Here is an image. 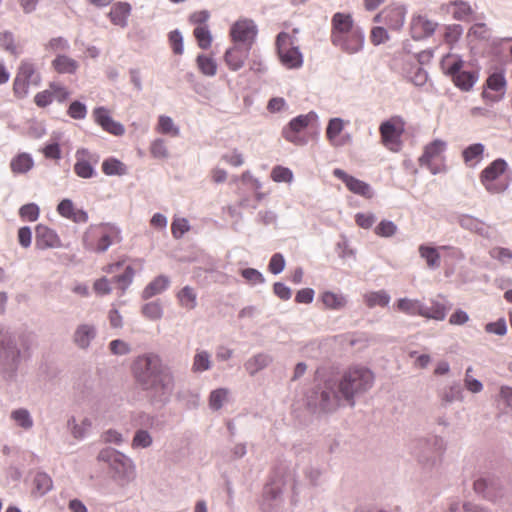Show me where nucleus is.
I'll list each match as a JSON object with an SVG mask.
<instances>
[{"instance_id": "1", "label": "nucleus", "mask_w": 512, "mask_h": 512, "mask_svg": "<svg viewBox=\"0 0 512 512\" xmlns=\"http://www.w3.org/2000/svg\"><path fill=\"white\" fill-rule=\"evenodd\" d=\"M132 373L153 403L166 404L170 400L175 388L174 375L158 354L150 352L137 356L132 363Z\"/></svg>"}, {"instance_id": "2", "label": "nucleus", "mask_w": 512, "mask_h": 512, "mask_svg": "<svg viewBox=\"0 0 512 512\" xmlns=\"http://www.w3.org/2000/svg\"><path fill=\"white\" fill-rule=\"evenodd\" d=\"M373 372L364 366L348 368L336 382L338 391L348 406L354 407L356 398L367 393L374 385Z\"/></svg>"}, {"instance_id": "3", "label": "nucleus", "mask_w": 512, "mask_h": 512, "mask_svg": "<svg viewBox=\"0 0 512 512\" xmlns=\"http://www.w3.org/2000/svg\"><path fill=\"white\" fill-rule=\"evenodd\" d=\"M97 460L108 465L111 478L120 487H125L134 481L136 477L135 464L122 452L106 447L99 451Z\"/></svg>"}, {"instance_id": "4", "label": "nucleus", "mask_w": 512, "mask_h": 512, "mask_svg": "<svg viewBox=\"0 0 512 512\" xmlns=\"http://www.w3.org/2000/svg\"><path fill=\"white\" fill-rule=\"evenodd\" d=\"M342 401L336 382L331 380L315 386L306 395V405L314 414L332 413Z\"/></svg>"}, {"instance_id": "5", "label": "nucleus", "mask_w": 512, "mask_h": 512, "mask_svg": "<svg viewBox=\"0 0 512 512\" xmlns=\"http://www.w3.org/2000/svg\"><path fill=\"white\" fill-rule=\"evenodd\" d=\"M21 363V350L16 335L0 323V371L7 377H13Z\"/></svg>"}, {"instance_id": "6", "label": "nucleus", "mask_w": 512, "mask_h": 512, "mask_svg": "<svg viewBox=\"0 0 512 512\" xmlns=\"http://www.w3.org/2000/svg\"><path fill=\"white\" fill-rule=\"evenodd\" d=\"M120 241V229L110 223L90 226L83 235L85 249L96 253H103L107 251L113 243Z\"/></svg>"}, {"instance_id": "7", "label": "nucleus", "mask_w": 512, "mask_h": 512, "mask_svg": "<svg viewBox=\"0 0 512 512\" xmlns=\"http://www.w3.org/2000/svg\"><path fill=\"white\" fill-rule=\"evenodd\" d=\"M442 68L451 77L455 86L462 91H469L478 80V72L464 69L465 62L458 55L447 54L442 58Z\"/></svg>"}, {"instance_id": "8", "label": "nucleus", "mask_w": 512, "mask_h": 512, "mask_svg": "<svg viewBox=\"0 0 512 512\" xmlns=\"http://www.w3.org/2000/svg\"><path fill=\"white\" fill-rule=\"evenodd\" d=\"M511 487L512 483L509 479L495 475L481 477L474 482V491L493 503L500 502Z\"/></svg>"}, {"instance_id": "9", "label": "nucleus", "mask_w": 512, "mask_h": 512, "mask_svg": "<svg viewBox=\"0 0 512 512\" xmlns=\"http://www.w3.org/2000/svg\"><path fill=\"white\" fill-rule=\"evenodd\" d=\"M508 169V163L504 159L498 158L482 170L480 173V182L488 193L501 194L508 189V182L498 181Z\"/></svg>"}, {"instance_id": "10", "label": "nucleus", "mask_w": 512, "mask_h": 512, "mask_svg": "<svg viewBox=\"0 0 512 512\" xmlns=\"http://www.w3.org/2000/svg\"><path fill=\"white\" fill-rule=\"evenodd\" d=\"M276 46L281 63L289 68H300L303 64V56L291 38L286 32H281L276 38Z\"/></svg>"}, {"instance_id": "11", "label": "nucleus", "mask_w": 512, "mask_h": 512, "mask_svg": "<svg viewBox=\"0 0 512 512\" xmlns=\"http://www.w3.org/2000/svg\"><path fill=\"white\" fill-rule=\"evenodd\" d=\"M404 129L405 122L400 116H393L389 120L382 122L379 131L383 144L390 150L396 151Z\"/></svg>"}, {"instance_id": "12", "label": "nucleus", "mask_w": 512, "mask_h": 512, "mask_svg": "<svg viewBox=\"0 0 512 512\" xmlns=\"http://www.w3.org/2000/svg\"><path fill=\"white\" fill-rule=\"evenodd\" d=\"M420 444L421 450L417 454L419 462L426 467H433L437 465L445 450L443 439L434 436L430 439L422 440Z\"/></svg>"}, {"instance_id": "13", "label": "nucleus", "mask_w": 512, "mask_h": 512, "mask_svg": "<svg viewBox=\"0 0 512 512\" xmlns=\"http://www.w3.org/2000/svg\"><path fill=\"white\" fill-rule=\"evenodd\" d=\"M75 158L74 172L78 177L89 179L96 175L94 167L100 160L98 154L90 152L86 148H80L76 151Z\"/></svg>"}, {"instance_id": "14", "label": "nucleus", "mask_w": 512, "mask_h": 512, "mask_svg": "<svg viewBox=\"0 0 512 512\" xmlns=\"http://www.w3.org/2000/svg\"><path fill=\"white\" fill-rule=\"evenodd\" d=\"M257 26L250 19H240L236 21L230 30V35L234 44L252 47L257 36Z\"/></svg>"}, {"instance_id": "15", "label": "nucleus", "mask_w": 512, "mask_h": 512, "mask_svg": "<svg viewBox=\"0 0 512 512\" xmlns=\"http://www.w3.org/2000/svg\"><path fill=\"white\" fill-rule=\"evenodd\" d=\"M365 35L363 30L358 26L347 34L341 35L332 44L347 54H355L363 49Z\"/></svg>"}, {"instance_id": "16", "label": "nucleus", "mask_w": 512, "mask_h": 512, "mask_svg": "<svg viewBox=\"0 0 512 512\" xmlns=\"http://www.w3.org/2000/svg\"><path fill=\"white\" fill-rule=\"evenodd\" d=\"M318 115L314 111H310L305 115H299L293 118L287 127L283 129L284 138L294 144H301L302 141L297 133L305 129L310 123L317 121Z\"/></svg>"}, {"instance_id": "17", "label": "nucleus", "mask_w": 512, "mask_h": 512, "mask_svg": "<svg viewBox=\"0 0 512 512\" xmlns=\"http://www.w3.org/2000/svg\"><path fill=\"white\" fill-rule=\"evenodd\" d=\"M405 14L402 6H388L375 15L374 22L384 23L392 30H399L404 24Z\"/></svg>"}, {"instance_id": "18", "label": "nucleus", "mask_w": 512, "mask_h": 512, "mask_svg": "<svg viewBox=\"0 0 512 512\" xmlns=\"http://www.w3.org/2000/svg\"><path fill=\"white\" fill-rule=\"evenodd\" d=\"M97 336V328L92 323L78 324L72 335V342L80 350H88Z\"/></svg>"}, {"instance_id": "19", "label": "nucleus", "mask_w": 512, "mask_h": 512, "mask_svg": "<svg viewBox=\"0 0 512 512\" xmlns=\"http://www.w3.org/2000/svg\"><path fill=\"white\" fill-rule=\"evenodd\" d=\"M93 117L95 122L101 126V128L115 136H121L125 133L124 126L115 121L109 114V111L105 107H97L93 110Z\"/></svg>"}, {"instance_id": "20", "label": "nucleus", "mask_w": 512, "mask_h": 512, "mask_svg": "<svg viewBox=\"0 0 512 512\" xmlns=\"http://www.w3.org/2000/svg\"><path fill=\"white\" fill-rule=\"evenodd\" d=\"M250 46H243L241 44H234L226 50L224 60L226 65L232 71L240 70L250 54Z\"/></svg>"}, {"instance_id": "21", "label": "nucleus", "mask_w": 512, "mask_h": 512, "mask_svg": "<svg viewBox=\"0 0 512 512\" xmlns=\"http://www.w3.org/2000/svg\"><path fill=\"white\" fill-rule=\"evenodd\" d=\"M353 18L349 13L337 12L331 19V34L330 40L333 43L341 35L347 34L352 29L356 28Z\"/></svg>"}, {"instance_id": "22", "label": "nucleus", "mask_w": 512, "mask_h": 512, "mask_svg": "<svg viewBox=\"0 0 512 512\" xmlns=\"http://www.w3.org/2000/svg\"><path fill=\"white\" fill-rule=\"evenodd\" d=\"M333 174L335 177L342 180L351 192L367 198L372 196L370 185L364 181L348 175L344 170L339 168L335 169Z\"/></svg>"}, {"instance_id": "23", "label": "nucleus", "mask_w": 512, "mask_h": 512, "mask_svg": "<svg viewBox=\"0 0 512 512\" xmlns=\"http://www.w3.org/2000/svg\"><path fill=\"white\" fill-rule=\"evenodd\" d=\"M438 24L425 16H415L411 21V35L415 40H421L431 36Z\"/></svg>"}, {"instance_id": "24", "label": "nucleus", "mask_w": 512, "mask_h": 512, "mask_svg": "<svg viewBox=\"0 0 512 512\" xmlns=\"http://www.w3.org/2000/svg\"><path fill=\"white\" fill-rule=\"evenodd\" d=\"M283 503L282 490L279 486L268 484L263 491V500L261 509L264 512H273L278 510Z\"/></svg>"}, {"instance_id": "25", "label": "nucleus", "mask_w": 512, "mask_h": 512, "mask_svg": "<svg viewBox=\"0 0 512 512\" xmlns=\"http://www.w3.org/2000/svg\"><path fill=\"white\" fill-rule=\"evenodd\" d=\"M457 222L463 229L474 232L484 238H489L490 236L489 226L472 215L461 214L457 217Z\"/></svg>"}, {"instance_id": "26", "label": "nucleus", "mask_w": 512, "mask_h": 512, "mask_svg": "<svg viewBox=\"0 0 512 512\" xmlns=\"http://www.w3.org/2000/svg\"><path fill=\"white\" fill-rule=\"evenodd\" d=\"M440 404L446 407L456 401L463 400V388L459 382H452L451 384L439 389L437 391Z\"/></svg>"}, {"instance_id": "27", "label": "nucleus", "mask_w": 512, "mask_h": 512, "mask_svg": "<svg viewBox=\"0 0 512 512\" xmlns=\"http://www.w3.org/2000/svg\"><path fill=\"white\" fill-rule=\"evenodd\" d=\"M273 362V357L268 353H257L251 356L245 363L244 369L250 376H255L261 370L267 368Z\"/></svg>"}, {"instance_id": "28", "label": "nucleus", "mask_w": 512, "mask_h": 512, "mask_svg": "<svg viewBox=\"0 0 512 512\" xmlns=\"http://www.w3.org/2000/svg\"><path fill=\"white\" fill-rule=\"evenodd\" d=\"M59 239L57 234L45 225L36 227V246L39 249H46L57 246Z\"/></svg>"}, {"instance_id": "29", "label": "nucleus", "mask_w": 512, "mask_h": 512, "mask_svg": "<svg viewBox=\"0 0 512 512\" xmlns=\"http://www.w3.org/2000/svg\"><path fill=\"white\" fill-rule=\"evenodd\" d=\"M131 13V5L127 2H118L114 4L108 16L114 25L122 28L126 27L128 17Z\"/></svg>"}, {"instance_id": "30", "label": "nucleus", "mask_w": 512, "mask_h": 512, "mask_svg": "<svg viewBox=\"0 0 512 512\" xmlns=\"http://www.w3.org/2000/svg\"><path fill=\"white\" fill-rule=\"evenodd\" d=\"M16 75L33 86H38L41 83L40 73L36 71L34 64L29 60L21 61Z\"/></svg>"}, {"instance_id": "31", "label": "nucleus", "mask_w": 512, "mask_h": 512, "mask_svg": "<svg viewBox=\"0 0 512 512\" xmlns=\"http://www.w3.org/2000/svg\"><path fill=\"white\" fill-rule=\"evenodd\" d=\"M51 64L60 74H74L79 68V63L65 54H58Z\"/></svg>"}, {"instance_id": "32", "label": "nucleus", "mask_w": 512, "mask_h": 512, "mask_svg": "<svg viewBox=\"0 0 512 512\" xmlns=\"http://www.w3.org/2000/svg\"><path fill=\"white\" fill-rule=\"evenodd\" d=\"M32 494L36 497H43L53 488L52 478L45 472H37L33 479Z\"/></svg>"}, {"instance_id": "33", "label": "nucleus", "mask_w": 512, "mask_h": 512, "mask_svg": "<svg viewBox=\"0 0 512 512\" xmlns=\"http://www.w3.org/2000/svg\"><path fill=\"white\" fill-rule=\"evenodd\" d=\"M170 285V279L165 275H160L153 279L143 290L142 298L147 300L155 295L165 291Z\"/></svg>"}, {"instance_id": "34", "label": "nucleus", "mask_w": 512, "mask_h": 512, "mask_svg": "<svg viewBox=\"0 0 512 512\" xmlns=\"http://www.w3.org/2000/svg\"><path fill=\"white\" fill-rule=\"evenodd\" d=\"M34 166V161L30 154L20 153L10 162L11 171L14 174H24L29 172Z\"/></svg>"}, {"instance_id": "35", "label": "nucleus", "mask_w": 512, "mask_h": 512, "mask_svg": "<svg viewBox=\"0 0 512 512\" xmlns=\"http://www.w3.org/2000/svg\"><path fill=\"white\" fill-rule=\"evenodd\" d=\"M321 301L326 309L341 310L347 304L346 297L341 293L325 291L321 294Z\"/></svg>"}, {"instance_id": "36", "label": "nucleus", "mask_w": 512, "mask_h": 512, "mask_svg": "<svg viewBox=\"0 0 512 512\" xmlns=\"http://www.w3.org/2000/svg\"><path fill=\"white\" fill-rule=\"evenodd\" d=\"M397 308L408 315L422 316L424 314V303L417 299L400 298L397 301Z\"/></svg>"}, {"instance_id": "37", "label": "nucleus", "mask_w": 512, "mask_h": 512, "mask_svg": "<svg viewBox=\"0 0 512 512\" xmlns=\"http://www.w3.org/2000/svg\"><path fill=\"white\" fill-rule=\"evenodd\" d=\"M230 390L228 388H217L210 392L208 406L212 411H219L228 402Z\"/></svg>"}, {"instance_id": "38", "label": "nucleus", "mask_w": 512, "mask_h": 512, "mask_svg": "<svg viewBox=\"0 0 512 512\" xmlns=\"http://www.w3.org/2000/svg\"><path fill=\"white\" fill-rule=\"evenodd\" d=\"M212 367L211 354L206 350H197L194 357L191 370L194 373H202L210 370Z\"/></svg>"}, {"instance_id": "39", "label": "nucleus", "mask_w": 512, "mask_h": 512, "mask_svg": "<svg viewBox=\"0 0 512 512\" xmlns=\"http://www.w3.org/2000/svg\"><path fill=\"white\" fill-rule=\"evenodd\" d=\"M390 295L385 290L369 292L364 295V302L367 307H386L390 302Z\"/></svg>"}, {"instance_id": "40", "label": "nucleus", "mask_w": 512, "mask_h": 512, "mask_svg": "<svg viewBox=\"0 0 512 512\" xmlns=\"http://www.w3.org/2000/svg\"><path fill=\"white\" fill-rule=\"evenodd\" d=\"M418 250L421 258L425 259L428 268L437 269L440 267L441 257L436 248L420 245Z\"/></svg>"}, {"instance_id": "41", "label": "nucleus", "mask_w": 512, "mask_h": 512, "mask_svg": "<svg viewBox=\"0 0 512 512\" xmlns=\"http://www.w3.org/2000/svg\"><path fill=\"white\" fill-rule=\"evenodd\" d=\"M445 142L441 140H434L430 144L425 147V151L423 155L420 157L419 161L421 165H429L430 161L439 156L445 149Z\"/></svg>"}, {"instance_id": "42", "label": "nucleus", "mask_w": 512, "mask_h": 512, "mask_svg": "<svg viewBox=\"0 0 512 512\" xmlns=\"http://www.w3.org/2000/svg\"><path fill=\"white\" fill-rule=\"evenodd\" d=\"M68 427L71 430V434L75 439H83L88 434L92 421L89 418H84L80 424H78L74 417L68 420Z\"/></svg>"}, {"instance_id": "43", "label": "nucleus", "mask_w": 512, "mask_h": 512, "mask_svg": "<svg viewBox=\"0 0 512 512\" xmlns=\"http://www.w3.org/2000/svg\"><path fill=\"white\" fill-rule=\"evenodd\" d=\"M180 306L192 310L197 306V294L190 286L183 287L177 294Z\"/></svg>"}, {"instance_id": "44", "label": "nucleus", "mask_w": 512, "mask_h": 512, "mask_svg": "<svg viewBox=\"0 0 512 512\" xmlns=\"http://www.w3.org/2000/svg\"><path fill=\"white\" fill-rule=\"evenodd\" d=\"M102 170L108 176H123L127 174V167L116 158H108L102 163Z\"/></svg>"}, {"instance_id": "45", "label": "nucleus", "mask_w": 512, "mask_h": 512, "mask_svg": "<svg viewBox=\"0 0 512 512\" xmlns=\"http://www.w3.org/2000/svg\"><path fill=\"white\" fill-rule=\"evenodd\" d=\"M10 417L19 427L23 428L24 430H30L34 425L33 418L26 408H18L13 410Z\"/></svg>"}, {"instance_id": "46", "label": "nucleus", "mask_w": 512, "mask_h": 512, "mask_svg": "<svg viewBox=\"0 0 512 512\" xmlns=\"http://www.w3.org/2000/svg\"><path fill=\"white\" fill-rule=\"evenodd\" d=\"M424 312L422 317L442 321L446 317L447 309L444 304L433 301L430 307L424 304Z\"/></svg>"}, {"instance_id": "47", "label": "nucleus", "mask_w": 512, "mask_h": 512, "mask_svg": "<svg viewBox=\"0 0 512 512\" xmlns=\"http://www.w3.org/2000/svg\"><path fill=\"white\" fill-rule=\"evenodd\" d=\"M344 129V120L335 117L331 118L326 128V137L332 145H336L335 140Z\"/></svg>"}, {"instance_id": "48", "label": "nucleus", "mask_w": 512, "mask_h": 512, "mask_svg": "<svg viewBox=\"0 0 512 512\" xmlns=\"http://www.w3.org/2000/svg\"><path fill=\"white\" fill-rule=\"evenodd\" d=\"M142 314L151 321H157L163 316V308L159 301L148 302L142 307Z\"/></svg>"}, {"instance_id": "49", "label": "nucleus", "mask_w": 512, "mask_h": 512, "mask_svg": "<svg viewBox=\"0 0 512 512\" xmlns=\"http://www.w3.org/2000/svg\"><path fill=\"white\" fill-rule=\"evenodd\" d=\"M153 438L150 433L146 429H138L136 430L134 437L132 439L131 446L134 449L137 448H148L152 445Z\"/></svg>"}, {"instance_id": "50", "label": "nucleus", "mask_w": 512, "mask_h": 512, "mask_svg": "<svg viewBox=\"0 0 512 512\" xmlns=\"http://www.w3.org/2000/svg\"><path fill=\"white\" fill-rule=\"evenodd\" d=\"M157 130L162 134H170L172 136H178L180 133V130L174 124L173 119L165 115L159 116Z\"/></svg>"}, {"instance_id": "51", "label": "nucleus", "mask_w": 512, "mask_h": 512, "mask_svg": "<svg viewBox=\"0 0 512 512\" xmlns=\"http://www.w3.org/2000/svg\"><path fill=\"white\" fill-rule=\"evenodd\" d=\"M197 65L199 70L206 76H214L217 72V64L211 57L198 55Z\"/></svg>"}, {"instance_id": "52", "label": "nucleus", "mask_w": 512, "mask_h": 512, "mask_svg": "<svg viewBox=\"0 0 512 512\" xmlns=\"http://www.w3.org/2000/svg\"><path fill=\"white\" fill-rule=\"evenodd\" d=\"M194 36L200 48L207 49L211 46L212 35L209 28L206 25L197 26L194 29Z\"/></svg>"}, {"instance_id": "53", "label": "nucleus", "mask_w": 512, "mask_h": 512, "mask_svg": "<svg viewBox=\"0 0 512 512\" xmlns=\"http://www.w3.org/2000/svg\"><path fill=\"white\" fill-rule=\"evenodd\" d=\"M271 178L277 183H290L293 180V172L287 167L277 165L271 171Z\"/></svg>"}, {"instance_id": "54", "label": "nucleus", "mask_w": 512, "mask_h": 512, "mask_svg": "<svg viewBox=\"0 0 512 512\" xmlns=\"http://www.w3.org/2000/svg\"><path fill=\"white\" fill-rule=\"evenodd\" d=\"M454 7L452 12L453 18L459 21L466 20L472 13V9L467 2L455 1L451 4Z\"/></svg>"}, {"instance_id": "55", "label": "nucleus", "mask_w": 512, "mask_h": 512, "mask_svg": "<svg viewBox=\"0 0 512 512\" xmlns=\"http://www.w3.org/2000/svg\"><path fill=\"white\" fill-rule=\"evenodd\" d=\"M463 34V27L459 24H452L446 27L444 40L446 43L453 45L458 42Z\"/></svg>"}, {"instance_id": "56", "label": "nucleus", "mask_w": 512, "mask_h": 512, "mask_svg": "<svg viewBox=\"0 0 512 512\" xmlns=\"http://www.w3.org/2000/svg\"><path fill=\"white\" fill-rule=\"evenodd\" d=\"M190 229L189 222L186 218H176L171 225V232L175 239H180Z\"/></svg>"}, {"instance_id": "57", "label": "nucleus", "mask_w": 512, "mask_h": 512, "mask_svg": "<svg viewBox=\"0 0 512 512\" xmlns=\"http://www.w3.org/2000/svg\"><path fill=\"white\" fill-rule=\"evenodd\" d=\"M397 232V226L389 220H382L375 228V233L381 237H391Z\"/></svg>"}, {"instance_id": "58", "label": "nucleus", "mask_w": 512, "mask_h": 512, "mask_svg": "<svg viewBox=\"0 0 512 512\" xmlns=\"http://www.w3.org/2000/svg\"><path fill=\"white\" fill-rule=\"evenodd\" d=\"M150 152L154 158L158 159H164L169 156L165 141L161 138H158L152 142Z\"/></svg>"}, {"instance_id": "59", "label": "nucleus", "mask_w": 512, "mask_h": 512, "mask_svg": "<svg viewBox=\"0 0 512 512\" xmlns=\"http://www.w3.org/2000/svg\"><path fill=\"white\" fill-rule=\"evenodd\" d=\"M70 48L69 42L63 37H55L49 40L45 49L52 52H65Z\"/></svg>"}, {"instance_id": "60", "label": "nucleus", "mask_w": 512, "mask_h": 512, "mask_svg": "<svg viewBox=\"0 0 512 512\" xmlns=\"http://www.w3.org/2000/svg\"><path fill=\"white\" fill-rule=\"evenodd\" d=\"M242 277L251 285L261 284L265 282L262 273L254 268H246L241 270Z\"/></svg>"}, {"instance_id": "61", "label": "nucleus", "mask_w": 512, "mask_h": 512, "mask_svg": "<svg viewBox=\"0 0 512 512\" xmlns=\"http://www.w3.org/2000/svg\"><path fill=\"white\" fill-rule=\"evenodd\" d=\"M19 215L28 221H36L39 217V207L35 203L25 204L20 208Z\"/></svg>"}, {"instance_id": "62", "label": "nucleus", "mask_w": 512, "mask_h": 512, "mask_svg": "<svg viewBox=\"0 0 512 512\" xmlns=\"http://www.w3.org/2000/svg\"><path fill=\"white\" fill-rule=\"evenodd\" d=\"M505 85L506 80L501 73H493L486 81L487 88L493 91H501L504 89Z\"/></svg>"}, {"instance_id": "63", "label": "nucleus", "mask_w": 512, "mask_h": 512, "mask_svg": "<svg viewBox=\"0 0 512 512\" xmlns=\"http://www.w3.org/2000/svg\"><path fill=\"white\" fill-rule=\"evenodd\" d=\"M484 152V145L481 143H475L468 146L463 151V158L466 163L472 161L473 159L480 157Z\"/></svg>"}, {"instance_id": "64", "label": "nucleus", "mask_w": 512, "mask_h": 512, "mask_svg": "<svg viewBox=\"0 0 512 512\" xmlns=\"http://www.w3.org/2000/svg\"><path fill=\"white\" fill-rule=\"evenodd\" d=\"M169 41L172 47V50L175 54L181 55L183 54V36L179 30H173L169 33Z\"/></svg>"}]
</instances>
